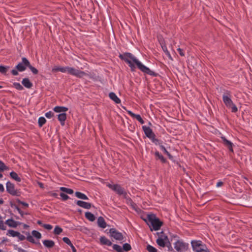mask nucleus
Wrapping results in <instances>:
<instances>
[{"mask_svg": "<svg viewBox=\"0 0 252 252\" xmlns=\"http://www.w3.org/2000/svg\"><path fill=\"white\" fill-rule=\"evenodd\" d=\"M120 57L126 62L132 70L135 69V65L143 72L154 75V71L151 70L148 67L143 64L135 56L129 53H126L124 55H120Z\"/></svg>", "mask_w": 252, "mask_h": 252, "instance_id": "nucleus-1", "label": "nucleus"}, {"mask_svg": "<svg viewBox=\"0 0 252 252\" xmlns=\"http://www.w3.org/2000/svg\"><path fill=\"white\" fill-rule=\"evenodd\" d=\"M120 57L126 62L132 70L135 69V65L143 72L154 75V71L151 70L148 67L143 64L135 56L129 53H126L124 55H120Z\"/></svg>", "mask_w": 252, "mask_h": 252, "instance_id": "nucleus-2", "label": "nucleus"}, {"mask_svg": "<svg viewBox=\"0 0 252 252\" xmlns=\"http://www.w3.org/2000/svg\"><path fill=\"white\" fill-rule=\"evenodd\" d=\"M60 72L62 73H67L79 78H83L88 75L84 71L69 66H61Z\"/></svg>", "mask_w": 252, "mask_h": 252, "instance_id": "nucleus-3", "label": "nucleus"}, {"mask_svg": "<svg viewBox=\"0 0 252 252\" xmlns=\"http://www.w3.org/2000/svg\"><path fill=\"white\" fill-rule=\"evenodd\" d=\"M148 224L152 231L158 230L160 229L162 222L154 215H149L147 217Z\"/></svg>", "mask_w": 252, "mask_h": 252, "instance_id": "nucleus-4", "label": "nucleus"}, {"mask_svg": "<svg viewBox=\"0 0 252 252\" xmlns=\"http://www.w3.org/2000/svg\"><path fill=\"white\" fill-rule=\"evenodd\" d=\"M191 246L195 252H210L206 246L200 241H192Z\"/></svg>", "mask_w": 252, "mask_h": 252, "instance_id": "nucleus-5", "label": "nucleus"}, {"mask_svg": "<svg viewBox=\"0 0 252 252\" xmlns=\"http://www.w3.org/2000/svg\"><path fill=\"white\" fill-rule=\"evenodd\" d=\"M107 186L113 190L115 191L119 195L125 198H127V193L126 191L120 185L117 184H108Z\"/></svg>", "mask_w": 252, "mask_h": 252, "instance_id": "nucleus-6", "label": "nucleus"}, {"mask_svg": "<svg viewBox=\"0 0 252 252\" xmlns=\"http://www.w3.org/2000/svg\"><path fill=\"white\" fill-rule=\"evenodd\" d=\"M222 100L226 106L231 109L232 112H236L237 111L238 109L236 106L233 103L231 99L228 95H223Z\"/></svg>", "mask_w": 252, "mask_h": 252, "instance_id": "nucleus-7", "label": "nucleus"}, {"mask_svg": "<svg viewBox=\"0 0 252 252\" xmlns=\"http://www.w3.org/2000/svg\"><path fill=\"white\" fill-rule=\"evenodd\" d=\"M188 245L181 240L177 241L174 244V248L178 252H183L188 248Z\"/></svg>", "mask_w": 252, "mask_h": 252, "instance_id": "nucleus-8", "label": "nucleus"}, {"mask_svg": "<svg viewBox=\"0 0 252 252\" xmlns=\"http://www.w3.org/2000/svg\"><path fill=\"white\" fill-rule=\"evenodd\" d=\"M29 65H30L29 61L24 57L22 59V62L19 63L16 65V68L18 71L22 72L24 71Z\"/></svg>", "mask_w": 252, "mask_h": 252, "instance_id": "nucleus-9", "label": "nucleus"}, {"mask_svg": "<svg viewBox=\"0 0 252 252\" xmlns=\"http://www.w3.org/2000/svg\"><path fill=\"white\" fill-rule=\"evenodd\" d=\"M6 191L12 195H18L19 192L15 189L14 185L9 181L6 184Z\"/></svg>", "mask_w": 252, "mask_h": 252, "instance_id": "nucleus-10", "label": "nucleus"}, {"mask_svg": "<svg viewBox=\"0 0 252 252\" xmlns=\"http://www.w3.org/2000/svg\"><path fill=\"white\" fill-rule=\"evenodd\" d=\"M158 245L161 247H164L166 244L168 243V239L167 236L161 232L160 236L157 239Z\"/></svg>", "mask_w": 252, "mask_h": 252, "instance_id": "nucleus-11", "label": "nucleus"}, {"mask_svg": "<svg viewBox=\"0 0 252 252\" xmlns=\"http://www.w3.org/2000/svg\"><path fill=\"white\" fill-rule=\"evenodd\" d=\"M110 236L117 240H122L123 239V235L121 233L118 232L114 228H111L109 230Z\"/></svg>", "mask_w": 252, "mask_h": 252, "instance_id": "nucleus-12", "label": "nucleus"}, {"mask_svg": "<svg viewBox=\"0 0 252 252\" xmlns=\"http://www.w3.org/2000/svg\"><path fill=\"white\" fill-rule=\"evenodd\" d=\"M142 128L144 131L145 135L149 139H151L152 138H154V137H155V134L153 132L152 129L149 127L144 126H142Z\"/></svg>", "mask_w": 252, "mask_h": 252, "instance_id": "nucleus-13", "label": "nucleus"}, {"mask_svg": "<svg viewBox=\"0 0 252 252\" xmlns=\"http://www.w3.org/2000/svg\"><path fill=\"white\" fill-rule=\"evenodd\" d=\"M5 223L10 227L15 228L21 224V222L14 220L13 219H8L5 221Z\"/></svg>", "mask_w": 252, "mask_h": 252, "instance_id": "nucleus-14", "label": "nucleus"}, {"mask_svg": "<svg viewBox=\"0 0 252 252\" xmlns=\"http://www.w3.org/2000/svg\"><path fill=\"white\" fill-rule=\"evenodd\" d=\"M76 204L80 207H81L83 208L89 209L91 208L92 205L90 203L86 202L81 200H78L76 202Z\"/></svg>", "mask_w": 252, "mask_h": 252, "instance_id": "nucleus-15", "label": "nucleus"}, {"mask_svg": "<svg viewBox=\"0 0 252 252\" xmlns=\"http://www.w3.org/2000/svg\"><path fill=\"white\" fill-rule=\"evenodd\" d=\"M127 112L131 117H132L133 118H135L141 124H143L144 123V121L143 120L140 115L135 114L130 110H127Z\"/></svg>", "mask_w": 252, "mask_h": 252, "instance_id": "nucleus-16", "label": "nucleus"}, {"mask_svg": "<svg viewBox=\"0 0 252 252\" xmlns=\"http://www.w3.org/2000/svg\"><path fill=\"white\" fill-rule=\"evenodd\" d=\"M221 138L223 141V143L224 144V145L228 147L229 151H230L231 152H233V143L231 141L227 140L225 137L222 136Z\"/></svg>", "mask_w": 252, "mask_h": 252, "instance_id": "nucleus-17", "label": "nucleus"}, {"mask_svg": "<svg viewBox=\"0 0 252 252\" xmlns=\"http://www.w3.org/2000/svg\"><path fill=\"white\" fill-rule=\"evenodd\" d=\"M53 110L56 113H65L68 110V108L63 106H56L54 108Z\"/></svg>", "mask_w": 252, "mask_h": 252, "instance_id": "nucleus-18", "label": "nucleus"}, {"mask_svg": "<svg viewBox=\"0 0 252 252\" xmlns=\"http://www.w3.org/2000/svg\"><path fill=\"white\" fill-rule=\"evenodd\" d=\"M57 116L58 120L60 122L61 125L63 126L64 125V122L66 119V113H60Z\"/></svg>", "mask_w": 252, "mask_h": 252, "instance_id": "nucleus-19", "label": "nucleus"}, {"mask_svg": "<svg viewBox=\"0 0 252 252\" xmlns=\"http://www.w3.org/2000/svg\"><path fill=\"white\" fill-rule=\"evenodd\" d=\"M97 224L100 227L102 228H105L106 227V223L104 219L102 217H99L98 218Z\"/></svg>", "mask_w": 252, "mask_h": 252, "instance_id": "nucleus-20", "label": "nucleus"}, {"mask_svg": "<svg viewBox=\"0 0 252 252\" xmlns=\"http://www.w3.org/2000/svg\"><path fill=\"white\" fill-rule=\"evenodd\" d=\"M109 96L110 98L116 103L119 104L121 102V100L118 98V97L114 93H110L109 94Z\"/></svg>", "mask_w": 252, "mask_h": 252, "instance_id": "nucleus-21", "label": "nucleus"}, {"mask_svg": "<svg viewBox=\"0 0 252 252\" xmlns=\"http://www.w3.org/2000/svg\"><path fill=\"white\" fill-rule=\"evenodd\" d=\"M100 241L101 244L107 246L112 245L111 242L104 236H102L100 238Z\"/></svg>", "mask_w": 252, "mask_h": 252, "instance_id": "nucleus-22", "label": "nucleus"}, {"mask_svg": "<svg viewBox=\"0 0 252 252\" xmlns=\"http://www.w3.org/2000/svg\"><path fill=\"white\" fill-rule=\"evenodd\" d=\"M22 84L27 88H31L32 84L30 82L29 79L28 78H24L22 81Z\"/></svg>", "mask_w": 252, "mask_h": 252, "instance_id": "nucleus-23", "label": "nucleus"}, {"mask_svg": "<svg viewBox=\"0 0 252 252\" xmlns=\"http://www.w3.org/2000/svg\"><path fill=\"white\" fill-rule=\"evenodd\" d=\"M43 244L45 247L48 248L53 247L55 245V243L53 241L49 240H46L43 241Z\"/></svg>", "mask_w": 252, "mask_h": 252, "instance_id": "nucleus-24", "label": "nucleus"}, {"mask_svg": "<svg viewBox=\"0 0 252 252\" xmlns=\"http://www.w3.org/2000/svg\"><path fill=\"white\" fill-rule=\"evenodd\" d=\"M85 217L91 221H94L95 219L94 215L89 212H87L85 213Z\"/></svg>", "mask_w": 252, "mask_h": 252, "instance_id": "nucleus-25", "label": "nucleus"}, {"mask_svg": "<svg viewBox=\"0 0 252 252\" xmlns=\"http://www.w3.org/2000/svg\"><path fill=\"white\" fill-rule=\"evenodd\" d=\"M10 176L12 179L17 182H19L21 181V178L18 176V174L14 171H12L10 173Z\"/></svg>", "mask_w": 252, "mask_h": 252, "instance_id": "nucleus-26", "label": "nucleus"}, {"mask_svg": "<svg viewBox=\"0 0 252 252\" xmlns=\"http://www.w3.org/2000/svg\"><path fill=\"white\" fill-rule=\"evenodd\" d=\"M161 48L163 51V52L165 53V55L171 60H172L171 56L169 53V52L168 51L167 48L165 45L163 43H161Z\"/></svg>", "mask_w": 252, "mask_h": 252, "instance_id": "nucleus-27", "label": "nucleus"}, {"mask_svg": "<svg viewBox=\"0 0 252 252\" xmlns=\"http://www.w3.org/2000/svg\"><path fill=\"white\" fill-rule=\"evenodd\" d=\"M75 195L76 196L80 199H82L83 200H88V197L84 193L80 192H75Z\"/></svg>", "mask_w": 252, "mask_h": 252, "instance_id": "nucleus-28", "label": "nucleus"}, {"mask_svg": "<svg viewBox=\"0 0 252 252\" xmlns=\"http://www.w3.org/2000/svg\"><path fill=\"white\" fill-rule=\"evenodd\" d=\"M60 189L61 191L69 194H71L73 193V190L70 189H68L65 187H61Z\"/></svg>", "mask_w": 252, "mask_h": 252, "instance_id": "nucleus-29", "label": "nucleus"}, {"mask_svg": "<svg viewBox=\"0 0 252 252\" xmlns=\"http://www.w3.org/2000/svg\"><path fill=\"white\" fill-rule=\"evenodd\" d=\"M19 232L15 231L13 230H9L7 231V235L11 236L13 237H16Z\"/></svg>", "mask_w": 252, "mask_h": 252, "instance_id": "nucleus-30", "label": "nucleus"}, {"mask_svg": "<svg viewBox=\"0 0 252 252\" xmlns=\"http://www.w3.org/2000/svg\"><path fill=\"white\" fill-rule=\"evenodd\" d=\"M32 234L33 237H34L35 238H36L37 239H39L41 237V233L36 230H33L32 232Z\"/></svg>", "mask_w": 252, "mask_h": 252, "instance_id": "nucleus-31", "label": "nucleus"}, {"mask_svg": "<svg viewBox=\"0 0 252 252\" xmlns=\"http://www.w3.org/2000/svg\"><path fill=\"white\" fill-rule=\"evenodd\" d=\"M156 157L160 159L162 162H165L166 161L165 158L158 152H156L155 153Z\"/></svg>", "mask_w": 252, "mask_h": 252, "instance_id": "nucleus-32", "label": "nucleus"}, {"mask_svg": "<svg viewBox=\"0 0 252 252\" xmlns=\"http://www.w3.org/2000/svg\"><path fill=\"white\" fill-rule=\"evenodd\" d=\"M46 119L43 117H40L38 120L39 126L41 127L46 123Z\"/></svg>", "mask_w": 252, "mask_h": 252, "instance_id": "nucleus-33", "label": "nucleus"}, {"mask_svg": "<svg viewBox=\"0 0 252 252\" xmlns=\"http://www.w3.org/2000/svg\"><path fill=\"white\" fill-rule=\"evenodd\" d=\"M62 231H63V229L58 226H56L54 230V234H55L56 235L60 234V233H61L62 232Z\"/></svg>", "mask_w": 252, "mask_h": 252, "instance_id": "nucleus-34", "label": "nucleus"}, {"mask_svg": "<svg viewBox=\"0 0 252 252\" xmlns=\"http://www.w3.org/2000/svg\"><path fill=\"white\" fill-rule=\"evenodd\" d=\"M9 68L8 66H1L0 65V72L1 73H5Z\"/></svg>", "mask_w": 252, "mask_h": 252, "instance_id": "nucleus-35", "label": "nucleus"}, {"mask_svg": "<svg viewBox=\"0 0 252 252\" xmlns=\"http://www.w3.org/2000/svg\"><path fill=\"white\" fill-rule=\"evenodd\" d=\"M147 250L149 252H157V250L155 248H154V247H153L150 245H148L147 246Z\"/></svg>", "mask_w": 252, "mask_h": 252, "instance_id": "nucleus-36", "label": "nucleus"}, {"mask_svg": "<svg viewBox=\"0 0 252 252\" xmlns=\"http://www.w3.org/2000/svg\"><path fill=\"white\" fill-rule=\"evenodd\" d=\"M13 86L18 90H22L23 89V86L19 83H14Z\"/></svg>", "mask_w": 252, "mask_h": 252, "instance_id": "nucleus-37", "label": "nucleus"}, {"mask_svg": "<svg viewBox=\"0 0 252 252\" xmlns=\"http://www.w3.org/2000/svg\"><path fill=\"white\" fill-rule=\"evenodd\" d=\"M28 67L30 69L31 71L34 74H36L38 73V70L37 69H36L35 67L32 66L30 64V65H29Z\"/></svg>", "mask_w": 252, "mask_h": 252, "instance_id": "nucleus-38", "label": "nucleus"}, {"mask_svg": "<svg viewBox=\"0 0 252 252\" xmlns=\"http://www.w3.org/2000/svg\"><path fill=\"white\" fill-rule=\"evenodd\" d=\"M131 246L129 244H127V243H125L124 245H123V249L126 251H129L130 249H131Z\"/></svg>", "mask_w": 252, "mask_h": 252, "instance_id": "nucleus-39", "label": "nucleus"}, {"mask_svg": "<svg viewBox=\"0 0 252 252\" xmlns=\"http://www.w3.org/2000/svg\"><path fill=\"white\" fill-rule=\"evenodd\" d=\"M113 248L114 250H116L117 251H118L119 252H121L122 251L121 246H120L118 245L114 244L113 246Z\"/></svg>", "mask_w": 252, "mask_h": 252, "instance_id": "nucleus-40", "label": "nucleus"}, {"mask_svg": "<svg viewBox=\"0 0 252 252\" xmlns=\"http://www.w3.org/2000/svg\"><path fill=\"white\" fill-rule=\"evenodd\" d=\"M63 241L69 246L71 245L72 243L70 240L67 237H63Z\"/></svg>", "mask_w": 252, "mask_h": 252, "instance_id": "nucleus-41", "label": "nucleus"}, {"mask_svg": "<svg viewBox=\"0 0 252 252\" xmlns=\"http://www.w3.org/2000/svg\"><path fill=\"white\" fill-rule=\"evenodd\" d=\"M45 116L46 118L50 119L54 116V113L52 111H49L45 113Z\"/></svg>", "mask_w": 252, "mask_h": 252, "instance_id": "nucleus-42", "label": "nucleus"}, {"mask_svg": "<svg viewBox=\"0 0 252 252\" xmlns=\"http://www.w3.org/2000/svg\"><path fill=\"white\" fill-rule=\"evenodd\" d=\"M0 229L4 230L6 229V226L4 224V222L2 220H0Z\"/></svg>", "mask_w": 252, "mask_h": 252, "instance_id": "nucleus-43", "label": "nucleus"}, {"mask_svg": "<svg viewBox=\"0 0 252 252\" xmlns=\"http://www.w3.org/2000/svg\"><path fill=\"white\" fill-rule=\"evenodd\" d=\"M42 226L45 228L46 229H47V230H51L53 228V226L51 225V224H43L42 225Z\"/></svg>", "mask_w": 252, "mask_h": 252, "instance_id": "nucleus-44", "label": "nucleus"}, {"mask_svg": "<svg viewBox=\"0 0 252 252\" xmlns=\"http://www.w3.org/2000/svg\"><path fill=\"white\" fill-rule=\"evenodd\" d=\"M60 196L63 200H66L69 198V196L63 193H61Z\"/></svg>", "mask_w": 252, "mask_h": 252, "instance_id": "nucleus-45", "label": "nucleus"}, {"mask_svg": "<svg viewBox=\"0 0 252 252\" xmlns=\"http://www.w3.org/2000/svg\"><path fill=\"white\" fill-rule=\"evenodd\" d=\"M151 140L152 141V142H154L155 144H156V145H159V146H160V145H161L160 144V142H159V141L158 139H157V138H156V137H154V138H152V139H151Z\"/></svg>", "mask_w": 252, "mask_h": 252, "instance_id": "nucleus-46", "label": "nucleus"}, {"mask_svg": "<svg viewBox=\"0 0 252 252\" xmlns=\"http://www.w3.org/2000/svg\"><path fill=\"white\" fill-rule=\"evenodd\" d=\"M151 140L152 141V142H154L155 144H156V145H159V146H160V145H161L160 144V142H159V141L158 139H157V138H156V137H154V138H152V139H151Z\"/></svg>", "mask_w": 252, "mask_h": 252, "instance_id": "nucleus-47", "label": "nucleus"}, {"mask_svg": "<svg viewBox=\"0 0 252 252\" xmlns=\"http://www.w3.org/2000/svg\"><path fill=\"white\" fill-rule=\"evenodd\" d=\"M16 237H18L19 240L21 241L25 239V236L20 234L19 232H18Z\"/></svg>", "mask_w": 252, "mask_h": 252, "instance_id": "nucleus-48", "label": "nucleus"}, {"mask_svg": "<svg viewBox=\"0 0 252 252\" xmlns=\"http://www.w3.org/2000/svg\"><path fill=\"white\" fill-rule=\"evenodd\" d=\"M61 66H56L52 68L53 72L60 71Z\"/></svg>", "mask_w": 252, "mask_h": 252, "instance_id": "nucleus-49", "label": "nucleus"}, {"mask_svg": "<svg viewBox=\"0 0 252 252\" xmlns=\"http://www.w3.org/2000/svg\"><path fill=\"white\" fill-rule=\"evenodd\" d=\"M15 209L17 210V211L18 212V213L21 215V216L22 217H23L24 215V213L22 211L19 207H18L17 206H15Z\"/></svg>", "mask_w": 252, "mask_h": 252, "instance_id": "nucleus-50", "label": "nucleus"}, {"mask_svg": "<svg viewBox=\"0 0 252 252\" xmlns=\"http://www.w3.org/2000/svg\"><path fill=\"white\" fill-rule=\"evenodd\" d=\"M177 50H178L179 54L180 55V56H185L184 52L182 49L179 48H178Z\"/></svg>", "mask_w": 252, "mask_h": 252, "instance_id": "nucleus-51", "label": "nucleus"}, {"mask_svg": "<svg viewBox=\"0 0 252 252\" xmlns=\"http://www.w3.org/2000/svg\"><path fill=\"white\" fill-rule=\"evenodd\" d=\"M27 239L30 242H32V243H34L35 242H34V239L33 238V237L31 236H29L27 237Z\"/></svg>", "mask_w": 252, "mask_h": 252, "instance_id": "nucleus-52", "label": "nucleus"}, {"mask_svg": "<svg viewBox=\"0 0 252 252\" xmlns=\"http://www.w3.org/2000/svg\"><path fill=\"white\" fill-rule=\"evenodd\" d=\"M160 149L165 154L167 153V151L166 150L165 148L163 145H160Z\"/></svg>", "mask_w": 252, "mask_h": 252, "instance_id": "nucleus-53", "label": "nucleus"}, {"mask_svg": "<svg viewBox=\"0 0 252 252\" xmlns=\"http://www.w3.org/2000/svg\"><path fill=\"white\" fill-rule=\"evenodd\" d=\"M11 73L14 75H17L18 74V70H16V69L12 70Z\"/></svg>", "mask_w": 252, "mask_h": 252, "instance_id": "nucleus-54", "label": "nucleus"}, {"mask_svg": "<svg viewBox=\"0 0 252 252\" xmlns=\"http://www.w3.org/2000/svg\"><path fill=\"white\" fill-rule=\"evenodd\" d=\"M223 185V182L221 181H219L217 183L216 186L217 187L219 188Z\"/></svg>", "mask_w": 252, "mask_h": 252, "instance_id": "nucleus-55", "label": "nucleus"}, {"mask_svg": "<svg viewBox=\"0 0 252 252\" xmlns=\"http://www.w3.org/2000/svg\"><path fill=\"white\" fill-rule=\"evenodd\" d=\"M17 250L18 252H27L26 251L23 250V249L21 248H17Z\"/></svg>", "mask_w": 252, "mask_h": 252, "instance_id": "nucleus-56", "label": "nucleus"}, {"mask_svg": "<svg viewBox=\"0 0 252 252\" xmlns=\"http://www.w3.org/2000/svg\"><path fill=\"white\" fill-rule=\"evenodd\" d=\"M4 190V189L3 186L1 184H0V192H3Z\"/></svg>", "mask_w": 252, "mask_h": 252, "instance_id": "nucleus-57", "label": "nucleus"}, {"mask_svg": "<svg viewBox=\"0 0 252 252\" xmlns=\"http://www.w3.org/2000/svg\"><path fill=\"white\" fill-rule=\"evenodd\" d=\"M70 247H71L73 252H76V250L74 247V246L72 245V244H71V245L70 246Z\"/></svg>", "mask_w": 252, "mask_h": 252, "instance_id": "nucleus-58", "label": "nucleus"}, {"mask_svg": "<svg viewBox=\"0 0 252 252\" xmlns=\"http://www.w3.org/2000/svg\"><path fill=\"white\" fill-rule=\"evenodd\" d=\"M167 156L170 158H172V156H171V155L169 154V153L168 152H167V153H165Z\"/></svg>", "mask_w": 252, "mask_h": 252, "instance_id": "nucleus-59", "label": "nucleus"}, {"mask_svg": "<svg viewBox=\"0 0 252 252\" xmlns=\"http://www.w3.org/2000/svg\"><path fill=\"white\" fill-rule=\"evenodd\" d=\"M37 223H38V224H39V225H41V226H42V225L43 224H42V222H41V220H38V221H37Z\"/></svg>", "mask_w": 252, "mask_h": 252, "instance_id": "nucleus-60", "label": "nucleus"}, {"mask_svg": "<svg viewBox=\"0 0 252 252\" xmlns=\"http://www.w3.org/2000/svg\"><path fill=\"white\" fill-rule=\"evenodd\" d=\"M22 204H23L24 206H26V207H28V204L25 202H21Z\"/></svg>", "mask_w": 252, "mask_h": 252, "instance_id": "nucleus-61", "label": "nucleus"}, {"mask_svg": "<svg viewBox=\"0 0 252 252\" xmlns=\"http://www.w3.org/2000/svg\"><path fill=\"white\" fill-rule=\"evenodd\" d=\"M3 203V199L0 197V204H2Z\"/></svg>", "mask_w": 252, "mask_h": 252, "instance_id": "nucleus-62", "label": "nucleus"}, {"mask_svg": "<svg viewBox=\"0 0 252 252\" xmlns=\"http://www.w3.org/2000/svg\"><path fill=\"white\" fill-rule=\"evenodd\" d=\"M39 185L41 188H43V185L42 183H39Z\"/></svg>", "mask_w": 252, "mask_h": 252, "instance_id": "nucleus-63", "label": "nucleus"}, {"mask_svg": "<svg viewBox=\"0 0 252 252\" xmlns=\"http://www.w3.org/2000/svg\"><path fill=\"white\" fill-rule=\"evenodd\" d=\"M2 174L1 173H0V178H2Z\"/></svg>", "mask_w": 252, "mask_h": 252, "instance_id": "nucleus-64", "label": "nucleus"}]
</instances>
